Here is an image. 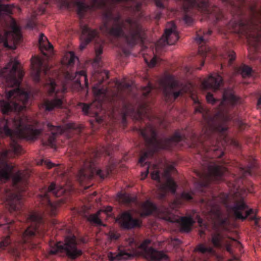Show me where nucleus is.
<instances>
[{
  "label": "nucleus",
  "instance_id": "obj_1",
  "mask_svg": "<svg viewBox=\"0 0 261 261\" xmlns=\"http://www.w3.org/2000/svg\"><path fill=\"white\" fill-rule=\"evenodd\" d=\"M103 24L100 27L102 33L113 37H124L130 45L141 40L142 30L138 20L128 18L120 20V16L114 17L110 10L103 13Z\"/></svg>",
  "mask_w": 261,
  "mask_h": 261
},
{
  "label": "nucleus",
  "instance_id": "obj_2",
  "mask_svg": "<svg viewBox=\"0 0 261 261\" xmlns=\"http://www.w3.org/2000/svg\"><path fill=\"white\" fill-rule=\"evenodd\" d=\"M238 100V97L234 95L232 90L224 91L218 112L213 118L207 120V126L205 132L206 136H208L209 132L217 131L223 133L227 129L226 123L231 119L227 115L228 110L237 104Z\"/></svg>",
  "mask_w": 261,
  "mask_h": 261
},
{
  "label": "nucleus",
  "instance_id": "obj_3",
  "mask_svg": "<svg viewBox=\"0 0 261 261\" xmlns=\"http://www.w3.org/2000/svg\"><path fill=\"white\" fill-rule=\"evenodd\" d=\"M248 20H241L232 25L234 32L246 36L249 43L256 47L261 42V10L250 8Z\"/></svg>",
  "mask_w": 261,
  "mask_h": 261
},
{
  "label": "nucleus",
  "instance_id": "obj_4",
  "mask_svg": "<svg viewBox=\"0 0 261 261\" xmlns=\"http://www.w3.org/2000/svg\"><path fill=\"white\" fill-rule=\"evenodd\" d=\"M142 136L145 140L146 145L148 147L151 148V150L147 151L142 154L139 162L142 163L145 159L151 156L154 151L158 149H166L169 147L168 144L172 142H178L181 140V136L179 134H175L170 139H164L158 140L156 139V134L154 128L150 125H148L144 129L140 130Z\"/></svg>",
  "mask_w": 261,
  "mask_h": 261
},
{
  "label": "nucleus",
  "instance_id": "obj_5",
  "mask_svg": "<svg viewBox=\"0 0 261 261\" xmlns=\"http://www.w3.org/2000/svg\"><path fill=\"white\" fill-rule=\"evenodd\" d=\"M6 97L8 101H0V110L3 114L22 111L26 107L29 95L27 92L17 88L10 91Z\"/></svg>",
  "mask_w": 261,
  "mask_h": 261
},
{
  "label": "nucleus",
  "instance_id": "obj_6",
  "mask_svg": "<svg viewBox=\"0 0 261 261\" xmlns=\"http://www.w3.org/2000/svg\"><path fill=\"white\" fill-rule=\"evenodd\" d=\"M25 119V116H22L21 117H17L13 120L12 123L15 127L14 130L9 128L11 125L10 121L5 119L1 120L0 135H5L12 137L13 135H16L18 137L33 138L34 136L39 134L40 131L22 127L24 125L23 120Z\"/></svg>",
  "mask_w": 261,
  "mask_h": 261
},
{
  "label": "nucleus",
  "instance_id": "obj_7",
  "mask_svg": "<svg viewBox=\"0 0 261 261\" xmlns=\"http://www.w3.org/2000/svg\"><path fill=\"white\" fill-rule=\"evenodd\" d=\"M77 242L76 237H67L65 243L58 242L53 246L49 253L52 255L60 254L62 256H67L71 259L74 260L83 254L82 250L77 247Z\"/></svg>",
  "mask_w": 261,
  "mask_h": 261
},
{
  "label": "nucleus",
  "instance_id": "obj_8",
  "mask_svg": "<svg viewBox=\"0 0 261 261\" xmlns=\"http://www.w3.org/2000/svg\"><path fill=\"white\" fill-rule=\"evenodd\" d=\"M159 212L161 213V219L171 223H177L181 226V228H190L195 222V220L191 216L178 217L171 213L168 208H161Z\"/></svg>",
  "mask_w": 261,
  "mask_h": 261
},
{
  "label": "nucleus",
  "instance_id": "obj_9",
  "mask_svg": "<svg viewBox=\"0 0 261 261\" xmlns=\"http://www.w3.org/2000/svg\"><path fill=\"white\" fill-rule=\"evenodd\" d=\"M160 85L163 89L166 100H170L171 97L175 100L189 90V88L186 86L179 89L177 82L169 78L161 81Z\"/></svg>",
  "mask_w": 261,
  "mask_h": 261
},
{
  "label": "nucleus",
  "instance_id": "obj_10",
  "mask_svg": "<svg viewBox=\"0 0 261 261\" xmlns=\"http://www.w3.org/2000/svg\"><path fill=\"white\" fill-rule=\"evenodd\" d=\"M65 192L62 187H56V185L53 182L48 187L47 190L44 191V193L40 194V197L41 198L43 204H46L47 210L49 212L51 216L56 215L57 206L56 204L52 203L49 199V196L52 194L56 197H59L62 195Z\"/></svg>",
  "mask_w": 261,
  "mask_h": 261
},
{
  "label": "nucleus",
  "instance_id": "obj_11",
  "mask_svg": "<svg viewBox=\"0 0 261 261\" xmlns=\"http://www.w3.org/2000/svg\"><path fill=\"white\" fill-rule=\"evenodd\" d=\"M96 173L101 178H105L109 172L101 170H96L95 164L93 162H86L83 167L80 170L77 174V178L80 182L89 179Z\"/></svg>",
  "mask_w": 261,
  "mask_h": 261
},
{
  "label": "nucleus",
  "instance_id": "obj_12",
  "mask_svg": "<svg viewBox=\"0 0 261 261\" xmlns=\"http://www.w3.org/2000/svg\"><path fill=\"white\" fill-rule=\"evenodd\" d=\"M174 166L173 165H169L165 169L163 176L166 178V182L161 184L158 188L157 194L158 197L160 199H163L166 195L168 190L174 193L176 189V185L173 180L170 177V173L174 170Z\"/></svg>",
  "mask_w": 261,
  "mask_h": 261
},
{
  "label": "nucleus",
  "instance_id": "obj_13",
  "mask_svg": "<svg viewBox=\"0 0 261 261\" xmlns=\"http://www.w3.org/2000/svg\"><path fill=\"white\" fill-rule=\"evenodd\" d=\"M150 243L149 240H145L141 243L139 248L142 250L143 256L148 261H168V257L162 251H158L152 247H147Z\"/></svg>",
  "mask_w": 261,
  "mask_h": 261
},
{
  "label": "nucleus",
  "instance_id": "obj_14",
  "mask_svg": "<svg viewBox=\"0 0 261 261\" xmlns=\"http://www.w3.org/2000/svg\"><path fill=\"white\" fill-rule=\"evenodd\" d=\"M212 242L213 245L220 248H224L230 253H232L231 246L234 243L241 245L240 243L236 239L227 236H225L221 232L216 231L212 234Z\"/></svg>",
  "mask_w": 261,
  "mask_h": 261
},
{
  "label": "nucleus",
  "instance_id": "obj_15",
  "mask_svg": "<svg viewBox=\"0 0 261 261\" xmlns=\"http://www.w3.org/2000/svg\"><path fill=\"white\" fill-rule=\"evenodd\" d=\"M21 38L19 28L14 24L12 26V31L6 32L4 36H0V42L4 43L5 47L15 49L16 44L18 43Z\"/></svg>",
  "mask_w": 261,
  "mask_h": 261
},
{
  "label": "nucleus",
  "instance_id": "obj_16",
  "mask_svg": "<svg viewBox=\"0 0 261 261\" xmlns=\"http://www.w3.org/2000/svg\"><path fill=\"white\" fill-rule=\"evenodd\" d=\"M56 84L53 80H50L49 83L46 85L48 94L50 95L55 94L56 97L51 100H46L44 102V107L46 111H51L55 108H60L61 107L63 101L61 95H58L60 90L56 89Z\"/></svg>",
  "mask_w": 261,
  "mask_h": 261
},
{
  "label": "nucleus",
  "instance_id": "obj_17",
  "mask_svg": "<svg viewBox=\"0 0 261 261\" xmlns=\"http://www.w3.org/2000/svg\"><path fill=\"white\" fill-rule=\"evenodd\" d=\"M170 28L165 30V34L156 44V49L166 45H173L178 39V34L176 30V26L173 22L168 23Z\"/></svg>",
  "mask_w": 261,
  "mask_h": 261
},
{
  "label": "nucleus",
  "instance_id": "obj_18",
  "mask_svg": "<svg viewBox=\"0 0 261 261\" xmlns=\"http://www.w3.org/2000/svg\"><path fill=\"white\" fill-rule=\"evenodd\" d=\"M247 205L244 203V200L241 199L235 203L229 210V213L235 219L243 221L253 212L252 209L247 210Z\"/></svg>",
  "mask_w": 261,
  "mask_h": 261
},
{
  "label": "nucleus",
  "instance_id": "obj_19",
  "mask_svg": "<svg viewBox=\"0 0 261 261\" xmlns=\"http://www.w3.org/2000/svg\"><path fill=\"white\" fill-rule=\"evenodd\" d=\"M147 111V105L145 103L139 106L136 113L134 112V108L132 105H125L122 111L123 120L124 121L126 117L128 116L132 117L136 120H140L143 116H145Z\"/></svg>",
  "mask_w": 261,
  "mask_h": 261
},
{
  "label": "nucleus",
  "instance_id": "obj_20",
  "mask_svg": "<svg viewBox=\"0 0 261 261\" xmlns=\"http://www.w3.org/2000/svg\"><path fill=\"white\" fill-rule=\"evenodd\" d=\"M19 64V63L17 61H15L8 74H7L8 69L11 66L12 62H9L5 68L1 70L0 75L5 77L8 85L12 86H17L19 84V82L16 77V72Z\"/></svg>",
  "mask_w": 261,
  "mask_h": 261
},
{
  "label": "nucleus",
  "instance_id": "obj_21",
  "mask_svg": "<svg viewBox=\"0 0 261 261\" xmlns=\"http://www.w3.org/2000/svg\"><path fill=\"white\" fill-rule=\"evenodd\" d=\"M194 251L200 253L203 256L204 261H223V257L216 254L214 249L203 244H198L194 249Z\"/></svg>",
  "mask_w": 261,
  "mask_h": 261
},
{
  "label": "nucleus",
  "instance_id": "obj_22",
  "mask_svg": "<svg viewBox=\"0 0 261 261\" xmlns=\"http://www.w3.org/2000/svg\"><path fill=\"white\" fill-rule=\"evenodd\" d=\"M124 228H133L141 227L142 221L139 219L133 218L130 213L125 212L120 214L116 219Z\"/></svg>",
  "mask_w": 261,
  "mask_h": 261
},
{
  "label": "nucleus",
  "instance_id": "obj_23",
  "mask_svg": "<svg viewBox=\"0 0 261 261\" xmlns=\"http://www.w3.org/2000/svg\"><path fill=\"white\" fill-rule=\"evenodd\" d=\"M82 76L85 79V84L86 87L88 86V79L84 70L76 71L75 73H72L67 71L65 74V78L67 81H71L73 82L72 85V89L74 90L79 91L82 89L80 78Z\"/></svg>",
  "mask_w": 261,
  "mask_h": 261
},
{
  "label": "nucleus",
  "instance_id": "obj_24",
  "mask_svg": "<svg viewBox=\"0 0 261 261\" xmlns=\"http://www.w3.org/2000/svg\"><path fill=\"white\" fill-rule=\"evenodd\" d=\"M226 171V168L222 166L216 165H211L208 167V174L203 175L199 172L197 173L201 178H203L207 181L215 180L219 179L224 174Z\"/></svg>",
  "mask_w": 261,
  "mask_h": 261
},
{
  "label": "nucleus",
  "instance_id": "obj_25",
  "mask_svg": "<svg viewBox=\"0 0 261 261\" xmlns=\"http://www.w3.org/2000/svg\"><path fill=\"white\" fill-rule=\"evenodd\" d=\"M31 76L35 82H38L40 80V74L42 68L45 74H46L47 71L49 69L47 65H45L43 67L42 59L39 57H34L31 60Z\"/></svg>",
  "mask_w": 261,
  "mask_h": 261
},
{
  "label": "nucleus",
  "instance_id": "obj_26",
  "mask_svg": "<svg viewBox=\"0 0 261 261\" xmlns=\"http://www.w3.org/2000/svg\"><path fill=\"white\" fill-rule=\"evenodd\" d=\"M8 153V151H5L0 153V180L9 179L14 168L12 164L6 161Z\"/></svg>",
  "mask_w": 261,
  "mask_h": 261
},
{
  "label": "nucleus",
  "instance_id": "obj_27",
  "mask_svg": "<svg viewBox=\"0 0 261 261\" xmlns=\"http://www.w3.org/2000/svg\"><path fill=\"white\" fill-rule=\"evenodd\" d=\"M6 204L8 206L10 212L18 211L21 205V195L20 193H8L6 191Z\"/></svg>",
  "mask_w": 261,
  "mask_h": 261
},
{
  "label": "nucleus",
  "instance_id": "obj_28",
  "mask_svg": "<svg viewBox=\"0 0 261 261\" xmlns=\"http://www.w3.org/2000/svg\"><path fill=\"white\" fill-rule=\"evenodd\" d=\"M97 35L95 30H90L86 25L82 28V35L81 36L80 49H83Z\"/></svg>",
  "mask_w": 261,
  "mask_h": 261
},
{
  "label": "nucleus",
  "instance_id": "obj_29",
  "mask_svg": "<svg viewBox=\"0 0 261 261\" xmlns=\"http://www.w3.org/2000/svg\"><path fill=\"white\" fill-rule=\"evenodd\" d=\"M46 125L49 128V130L51 132V135L48 138L47 141L43 142L42 144L54 147L57 135L62 134L65 129L61 126L53 125L49 122H46Z\"/></svg>",
  "mask_w": 261,
  "mask_h": 261
},
{
  "label": "nucleus",
  "instance_id": "obj_30",
  "mask_svg": "<svg viewBox=\"0 0 261 261\" xmlns=\"http://www.w3.org/2000/svg\"><path fill=\"white\" fill-rule=\"evenodd\" d=\"M222 77L218 75H210L202 82V86L204 89H212L217 90L219 89L222 83Z\"/></svg>",
  "mask_w": 261,
  "mask_h": 261
},
{
  "label": "nucleus",
  "instance_id": "obj_31",
  "mask_svg": "<svg viewBox=\"0 0 261 261\" xmlns=\"http://www.w3.org/2000/svg\"><path fill=\"white\" fill-rule=\"evenodd\" d=\"M28 177V173L25 171H18L13 175L12 181L15 191L18 192L24 191L23 188H19L18 184H24Z\"/></svg>",
  "mask_w": 261,
  "mask_h": 261
},
{
  "label": "nucleus",
  "instance_id": "obj_32",
  "mask_svg": "<svg viewBox=\"0 0 261 261\" xmlns=\"http://www.w3.org/2000/svg\"><path fill=\"white\" fill-rule=\"evenodd\" d=\"M23 122H24V125H23V126L22 127H24V128H30L31 129H32L33 130H39L40 131L39 134L38 135L34 136V137L33 138H28L27 137H18L16 135H13L12 137L10 136L12 139H14V138H25L28 140H33V139L36 138L41 134V129H34L32 126H31L30 124H28L27 117H25V119L24 120H23ZM11 148H12L13 152L15 154H18V153H20L21 149H22L21 147L16 142H15L14 141V140H13V141L11 144Z\"/></svg>",
  "mask_w": 261,
  "mask_h": 261
},
{
  "label": "nucleus",
  "instance_id": "obj_33",
  "mask_svg": "<svg viewBox=\"0 0 261 261\" xmlns=\"http://www.w3.org/2000/svg\"><path fill=\"white\" fill-rule=\"evenodd\" d=\"M37 229H24V231L18 232V238L17 242L20 244H25L29 242L36 234Z\"/></svg>",
  "mask_w": 261,
  "mask_h": 261
},
{
  "label": "nucleus",
  "instance_id": "obj_34",
  "mask_svg": "<svg viewBox=\"0 0 261 261\" xmlns=\"http://www.w3.org/2000/svg\"><path fill=\"white\" fill-rule=\"evenodd\" d=\"M28 220L32 222L35 227L45 226V221L42 215L38 212H33L28 217Z\"/></svg>",
  "mask_w": 261,
  "mask_h": 261
},
{
  "label": "nucleus",
  "instance_id": "obj_35",
  "mask_svg": "<svg viewBox=\"0 0 261 261\" xmlns=\"http://www.w3.org/2000/svg\"><path fill=\"white\" fill-rule=\"evenodd\" d=\"M39 44L40 49L44 56H46V54L43 52V50H49L53 48V45L48 41L43 34H40L39 36Z\"/></svg>",
  "mask_w": 261,
  "mask_h": 261
},
{
  "label": "nucleus",
  "instance_id": "obj_36",
  "mask_svg": "<svg viewBox=\"0 0 261 261\" xmlns=\"http://www.w3.org/2000/svg\"><path fill=\"white\" fill-rule=\"evenodd\" d=\"M154 209L155 206L152 203L146 201L142 205L140 216L141 217H145L149 215Z\"/></svg>",
  "mask_w": 261,
  "mask_h": 261
},
{
  "label": "nucleus",
  "instance_id": "obj_37",
  "mask_svg": "<svg viewBox=\"0 0 261 261\" xmlns=\"http://www.w3.org/2000/svg\"><path fill=\"white\" fill-rule=\"evenodd\" d=\"M133 256L131 253H128L123 250H120L118 254L116 256H114L112 253H110L108 255L109 259L110 261H114L115 260H120L121 259H128L131 257Z\"/></svg>",
  "mask_w": 261,
  "mask_h": 261
},
{
  "label": "nucleus",
  "instance_id": "obj_38",
  "mask_svg": "<svg viewBox=\"0 0 261 261\" xmlns=\"http://www.w3.org/2000/svg\"><path fill=\"white\" fill-rule=\"evenodd\" d=\"M101 211H99L96 214L90 215L87 218L88 221L95 226L102 225L105 226V225H102L101 221L99 218Z\"/></svg>",
  "mask_w": 261,
  "mask_h": 261
},
{
  "label": "nucleus",
  "instance_id": "obj_39",
  "mask_svg": "<svg viewBox=\"0 0 261 261\" xmlns=\"http://www.w3.org/2000/svg\"><path fill=\"white\" fill-rule=\"evenodd\" d=\"M108 89L107 88L102 87L99 88L97 86H95L92 88V92L95 97L97 99L104 98L107 94Z\"/></svg>",
  "mask_w": 261,
  "mask_h": 261
},
{
  "label": "nucleus",
  "instance_id": "obj_40",
  "mask_svg": "<svg viewBox=\"0 0 261 261\" xmlns=\"http://www.w3.org/2000/svg\"><path fill=\"white\" fill-rule=\"evenodd\" d=\"M75 4L77 8L78 15L80 17L83 16L84 13L89 8V6L85 5L84 2L80 1H76Z\"/></svg>",
  "mask_w": 261,
  "mask_h": 261
},
{
  "label": "nucleus",
  "instance_id": "obj_41",
  "mask_svg": "<svg viewBox=\"0 0 261 261\" xmlns=\"http://www.w3.org/2000/svg\"><path fill=\"white\" fill-rule=\"evenodd\" d=\"M118 197L120 200L125 203L134 202L136 199L135 196H132L129 194L127 193L119 194H118Z\"/></svg>",
  "mask_w": 261,
  "mask_h": 261
},
{
  "label": "nucleus",
  "instance_id": "obj_42",
  "mask_svg": "<svg viewBox=\"0 0 261 261\" xmlns=\"http://www.w3.org/2000/svg\"><path fill=\"white\" fill-rule=\"evenodd\" d=\"M240 70L241 74L243 77L249 76L252 72L251 68L245 65L240 67Z\"/></svg>",
  "mask_w": 261,
  "mask_h": 261
},
{
  "label": "nucleus",
  "instance_id": "obj_43",
  "mask_svg": "<svg viewBox=\"0 0 261 261\" xmlns=\"http://www.w3.org/2000/svg\"><path fill=\"white\" fill-rule=\"evenodd\" d=\"M67 58H69L67 65L68 66H72L75 62L77 58L75 56L73 51H69L68 54L66 55Z\"/></svg>",
  "mask_w": 261,
  "mask_h": 261
},
{
  "label": "nucleus",
  "instance_id": "obj_44",
  "mask_svg": "<svg viewBox=\"0 0 261 261\" xmlns=\"http://www.w3.org/2000/svg\"><path fill=\"white\" fill-rule=\"evenodd\" d=\"M11 13V9L8 5H0V15H9Z\"/></svg>",
  "mask_w": 261,
  "mask_h": 261
},
{
  "label": "nucleus",
  "instance_id": "obj_45",
  "mask_svg": "<svg viewBox=\"0 0 261 261\" xmlns=\"http://www.w3.org/2000/svg\"><path fill=\"white\" fill-rule=\"evenodd\" d=\"M108 233L109 238L111 241H116L119 239L120 237V234L117 231H115V229L111 230Z\"/></svg>",
  "mask_w": 261,
  "mask_h": 261
},
{
  "label": "nucleus",
  "instance_id": "obj_46",
  "mask_svg": "<svg viewBox=\"0 0 261 261\" xmlns=\"http://www.w3.org/2000/svg\"><path fill=\"white\" fill-rule=\"evenodd\" d=\"M206 99L208 103H210L212 105L215 103V102L218 100L217 99H216L214 97L213 95L210 93H208L206 95Z\"/></svg>",
  "mask_w": 261,
  "mask_h": 261
},
{
  "label": "nucleus",
  "instance_id": "obj_47",
  "mask_svg": "<svg viewBox=\"0 0 261 261\" xmlns=\"http://www.w3.org/2000/svg\"><path fill=\"white\" fill-rule=\"evenodd\" d=\"M159 60V58L156 56H154L149 62L146 59H145V62L147 64L149 67H153L155 66L156 63Z\"/></svg>",
  "mask_w": 261,
  "mask_h": 261
},
{
  "label": "nucleus",
  "instance_id": "obj_48",
  "mask_svg": "<svg viewBox=\"0 0 261 261\" xmlns=\"http://www.w3.org/2000/svg\"><path fill=\"white\" fill-rule=\"evenodd\" d=\"M182 242L178 239H172L170 241V244L174 248H177L181 244Z\"/></svg>",
  "mask_w": 261,
  "mask_h": 261
},
{
  "label": "nucleus",
  "instance_id": "obj_49",
  "mask_svg": "<svg viewBox=\"0 0 261 261\" xmlns=\"http://www.w3.org/2000/svg\"><path fill=\"white\" fill-rule=\"evenodd\" d=\"M195 40L199 44H202V43H205L207 41V39L204 38L203 36H200L199 35L196 36Z\"/></svg>",
  "mask_w": 261,
  "mask_h": 261
},
{
  "label": "nucleus",
  "instance_id": "obj_50",
  "mask_svg": "<svg viewBox=\"0 0 261 261\" xmlns=\"http://www.w3.org/2000/svg\"><path fill=\"white\" fill-rule=\"evenodd\" d=\"M151 176L152 179L157 180L159 182H160L159 172L158 171L152 172L151 173Z\"/></svg>",
  "mask_w": 261,
  "mask_h": 261
},
{
  "label": "nucleus",
  "instance_id": "obj_51",
  "mask_svg": "<svg viewBox=\"0 0 261 261\" xmlns=\"http://www.w3.org/2000/svg\"><path fill=\"white\" fill-rule=\"evenodd\" d=\"M249 219L250 220L253 221L254 225L256 227H261V225L259 224V223H260V222L261 221L260 219H257L254 216H252V217H250L249 218Z\"/></svg>",
  "mask_w": 261,
  "mask_h": 261
},
{
  "label": "nucleus",
  "instance_id": "obj_52",
  "mask_svg": "<svg viewBox=\"0 0 261 261\" xmlns=\"http://www.w3.org/2000/svg\"><path fill=\"white\" fill-rule=\"evenodd\" d=\"M151 89V87L149 85L144 87L142 89V94L144 96H146L150 92Z\"/></svg>",
  "mask_w": 261,
  "mask_h": 261
},
{
  "label": "nucleus",
  "instance_id": "obj_53",
  "mask_svg": "<svg viewBox=\"0 0 261 261\" xmlns=\"http://www.w3.org/2000/svg\"><path fill=\"white\" fill-rule=\"evenodd\" d=\"M8 239H6L5 241H2L1 243H0V246L2 248H4V247H6V246H8L10 244V242H9V238H10V236L8 237Z\"/></svg>",
  "mask_w": 261,
  "mask_h": 261
},
{
  "label": "nucleus",
  "instance_id": "obj_54",
  "mask_svg": "<svg viewBox=\"0 0 261 261\" xmlns=\"http://www.w3.org/2000/svg\"><path fill=\"white\" fill-rule=\"evenodd\" d=\"M117 85L119 86V87L122 88H127L130 87L129 84L125 83L124 82L120 83L119 82H117Z\"/></svg>",
  "mask_w": 261,
  "mask_h": 261
},
{
  "label": "nucleus",
  "instance_id": "obj_55",
  "mask_svg": "<svg viewBox=\"0 0 261 261\" xmlns=\"http://www.w3.org/2000/svg\"><path fill=\"white\" fill-rule=\"evenodd\" d=\"M184 20L185 22L188 25L190 24L193 21L192 18L188 15H186L184 17Z\"/></svg>",
  "mask_w": 261,
  "mask_h": 261
},
{
  "label": "nucleus",
  "instance_id": "obj_56",
  "mask_svg": "<svg viewBox=\"0 0 261 261\" xmlns=\"http://www.w3.org/2000/svg\"><path fill=\"white\" fill-rule=\"evenodd\" d=\"M181 197L186 200H190L192 199L191 195L189 193H183L181 194Z\"/></svg>",
  "mask_w": 261,
  "mask_h": 261
},
{
  "label": "nucleus",
  "instance_id": "obj_57",
  "mask_svg": "<svg viewBox=\"0 0 261 261\" xmlns=\"http://www.w3.org/2000/svg\"><path fill=\"white\" fill-rule=\"evenodd\" d=\"M14 223V221H9L8 220H6V223L5 224V225L7 224V225H8L9 226L7 227V228H9L10 227H16V226H13V224ZM4 225V224H2L0 223V227Z\"/></svg>",
  "mask_w": 261,
  "mask_h": 261
},
{
  "label": "nucleus",
  "instance_id": "obj_58",
  "mask_svg": "<svg viewBox=\"0 0 261 261\" xmlns=\"http://www.w3.org/2000/svg\"><path fill=\"white\" fill-rule=\"evenodd\" d=\"M228 56H229V62H232L236 59V54H235L234 51H231L229 53Z\"/></svg>",
  "mask_w": 261,
  "mask_h": 261
},
{
  "label": "nucleus",
  "instance_id": "obj_59",
  "mask_svg": "<svg viewBox=\"0 0 261 261\" xmlns=\"http://www.w3.org/2000/svg\"><path fill=\"white\" fill-rule=\"evenodd\" d=\"M101 212H104L106 214H108L109 213L111 212L112 211V207L111 206H107L105 208L104 210H101Z\"/></svg>",
  "mask_w": 261,
  "mask_h": 261
},
{
  "label": "nucleus",
  "instance_id": "obj_60",
  "mask_svg": "<svg viewBox=\"0 0 261 261\" xmlns=\"http://www.w3.org/2000/svg\"><path fill=\"white\" fill-rule=\"evenodd\" d=\"M148 174V168H147L145 171L142 172L141 173V179H144Z\"/></svg>",
  "mask_w": 261,
  "mask_h": 261
},
{
  "label": "nucleus",
  "instance_id": "obj_61",
  "mask_svg": "<svg viewBox=\"0 0 261 261\" xmlns=\"http://www.w3.org/2000/svg\"><path fill=\"white\" fill-rule=\"evenodd\" d=\"M89 109V105H86V104H84L83 105V108H82V110H83V111L85 114H87Z\"/></svg>",
  "mask_w": 261,
  "mask_h": 261
},
{
  "label": "nucleus",
  "instance_id": "obj_62",
  "mask_svg": "<svg viewBox=\"0 0 261 261\" xmlns=\"http://www.w3.org/2000/svg\"><path fill=\"white\" fill-rule=\"evenodd\" d=\"M196 219L197 223L199 224V226L202 227L204 225V224L203 223V220L198 216L196 217Z\"/></svg>",
  "mask_w": 261,
  "mask_h": 261
},
{
  "label": "nucleus",
  "instance_id": "obj_63",
  "mask_svg": "<svg viewBox=\"0 0 261 261\" xmlns=\"http://www.w3.org/2000/svg\"><path fill=\"white\" fill-rule=\"evenodd\" d=\"M45 164H46V166L48 168H51L55 166V164L51 163L50 161H45Z\"/></svg>",
  "mask_w": 261,
  "mask_h": 261
},
{
  "label": "nucleus",
  "instance_id": "obj_64",
  "mask_svg": "<svg viewBox=\"0 0 261 261\" xmlns=\"http://www.w3.org/2000/svg\"><path fill=\"white\" fill-rule=\"evenodd\" d=\"M109 71L107 70H105L103 72H101V74L102 75L103 80H104V76H105L106 79L109 78Z\"/></svg>",
  "mask_w": 261,
  "mask_h": 261
}]
</instances>
